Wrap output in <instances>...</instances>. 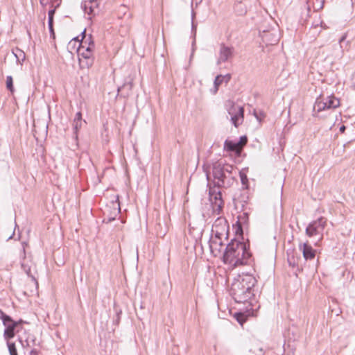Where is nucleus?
<instances>
[{
    "label": "nucleus",
    "mask_w": 355,
    "mask_h": 355,
    "mask_svg": "<svg viewBox=\"0 0 355 355\" xmlns=\"http://www.w3.org/2000/svg\"><path fill=\"white\" fill-rule=\"evenodd\" d=\"M257 282L254 277L243 274L234 279L230 288V294L237 303H245L254 295L253 288Z\"/></svg>",
    "instance_id": "nucleus-1"
},
{
    "label": "nucleus",
    "mask_w": 355,
    "mask_h": 355,
    "mask_svg": "<svg viewBox=\"0 0 355 355\" xmlns=\"http://www.w3.org/2000/svg\"><path fill=\"white\" fill-rule=\"evenodd\" d=\"M250 253L247 250L245 244L238 241H232L227 245L223 253V262L232 268L247 264Z\"/></svg>",
    "instance_id": "nucleus-2"
},
{
    "label": "nucleus",
    "mask_w": 355,
    "mask_h": 355,
    "mask_svg": "<svg viewBox=\"0 0 355 355\" xmlns=\"http://www.w3.org/2000/svg\"><path fill=\"white\" fill-rule=\"evenodd\" d=\"M83 39L78 48L77 53L79 61L83 64L85 61V66L89 67L93 64V50L94 49V42L92 40L91 36L86 39L85 30L82 33Z\"/></svg>",
    "instance_id": "nucleus-3"
},
{
    "label": "nucleus",
    "mask_w": 355,
    "mask_h": 355,
    "mask_svg": "<svg viewBox=\"0 0 355 355\" xmlns=\"http://www.w3.org/2000/svg\"><path fill=\"white\" fill-rule=\"evenodd\" d=\"M340 105V101L334 95L320 94L319 97L316 98L314 104L313 110L317 113L322 111H330L334 110Z\"/></svg>",
    "instance_id": "nucleus-4"
},
{
    "label": "nucleus",
    "mask_w": 355,
    "mask_h": 355,
    "mask_svg": "<svg viewBox=\"0 0 355 355\" xmlns=\"http://www.w3.org/2000/svg\"><path fill=\"white\" fill-rule=\"evenodd\" d=\"M212 175L214 177V184L215 187H228L231 185L230 178L225 173L224 165L219 162L213 164Z\"/></svg>",
    "instance_id": "nucleus-5"
},
{
    "label": "nucleus",
    "mask_w": 355,
    "mask_h": 355,
    "mask_svg": "<svg viewBox=\"0 0 355 355\" xmlns=\"http://www.w3.org/2000/svg\"><path fill=\"white\" fill-rule=\"evenodd\" d=\"M327 225V219L320 217L318 219L311 222L306 229V234L308 236H318L319 241L322 239L323 232Z\"/></svg>",
    "instance_id": "nucleus-6"
},
{
    "label": "nucleus",
    "mask_w": 355,
    "mask_h": 355,
    "mask_svg": "<svg viewBox=\"0 0 355 355\" xmlns=\"http://www.w3.org/2000/svg\"><path fill=\"white\" fill-rule=\"evenodd\" d=\"M0 318L2 320L3 325L6 327L3 336L5 339L8 340L15 336V329L18 324V322L14 321L9 315L4 313L0 309Z\"/></svg>",
    "instance_id": "nucleus-7"
},
{
    "label": "nucleus",
    "mask_w": 355,
    "mask_h": 355,
    "mask_svg": "<svg viewBox=\"0 0 355 355\" xmlns=\"http://www.w3.org/2000/svg\"><path fill=\"white\" fill-rule=\"evenodd\" d=\"M230 106L228 108V114L231 117L232 124L237 127L243 121L244 109L242 106L230 102Z\"/></svg>",
    "instance_id": "nucleus-8"
},
{
    "label": "nucleus",
    "mask_w": 355,
    "mask_h": 355,
    "mask_svg": "<svg viewBox=\"0 0 355 355\" xmlns=\"http://www.w3.org/2000/svg\"><path fill=\"white\" fill-rule=\"evenodd\" d=\"M229 225L225 218L218 217L212 225L211 235L227 238Z\"/></svg>",
    "instance_id": "nucleus-9"
},
{
    "label": "nucleus",
    "mask_w": 355,
    "mask_h": 355,
    "mask_svg": "<svg viewBox=\"0 0 355 355\" xmlns=\"http://www.w3.org/2000/svg\"><path fill=\"white\" fill-rule=\"evenodd\" d=\"M247 142L248 138L246 135L241 136L239 140L227 139L224 144V149L227 151L234 152L237 155H240Z\"/></svg>",
    "instance_id": "nucleus-10"
},
{
    "label": "nucleus",
    "mask_w": 355,
    "mask_h": 355,
    "mask_svg": "<svg viewBox=\"0 0 355 355\" xmlns=\"http://www.w3.org/2000/svg\"><path fill=\"white\" fill-rule=\"evenodd\" d=\"M227 238L211 235L209 243L211 254L214 257L220 256L225 245L224 241Z\"/></svg>",
    "instance_id": "nucleus-11"
},
{
    "label": "nucleus",
    "mask_w": 355,
    "mask_h": 355,
    "mask_svg": "<svg viewBox=\"0 0 355 355\" xmlns=\"http://www.w3.org/2000/svg\"><path fill=\"white\" fill-rule=\"evenodd\" d=\"M209 194L214 211L219 214L223 207V201L220 191H217L215 189L209 188Z\"/></svg>",
    "instance_id": "nucleus-12"
},
{
    "label": "nucleus",
    "mask_w": 355,
    "mask_h": 355,
    "mask_svg": "<svg viewBox=\"0 0 355 355\" xmlns=\"http://www.w3.org/2000/svg\"><path fill=\"white\" fill-rule=\"evenodd\" d=\"M234 49L232 46H229L224 44H221L218 51L217 64L227 62L232 59L234 56Z\"/></svg>",
    "instance_id": "nucleus-13"
},
{
    "label": "nucleus",
    "mask_w": 355,
    "mask_h": 355,
    "mask_svg": "<svg viewBox=\"0 0 355 355\" xmlns=\"http://www.w3.org/2000/svg\"><path fill=\"white\" fill-rule=\"evenodd\" d=\"M81 7L85 13L89 16V19H91L92 15H95L98 12L97 0H85L82 3Z\"/></svg>",
    "instance_id": "nucleus-14"
},
{
    "label": "nucleus",
    "mask_w": 355,
    "mask_h": 355,
    "mask_svg": "<svg viewBox=\"0 0 355 355\" xmlns=\"http://www.w3.org/2000/svg\"><path fill=\"white\" fill-rule=\"evenodd\" d=\"M231 79L230 74H227L225 76L218 75L216 77L214 82V87L211 89V92L213 94H216L218 90L219 86L223 83V82L228 83Z\"/></svg>",
    "instance_id": "nucleus-15"
},
{
    "label": "nucleus",
    "mask_w": 355,
    "mask_h": 355,
    "mask_svg": "<svg viewBox=\"0 0 355 355\" xmlns=\"http://www.w3.org/2000/svg\"><path fill=\"white\" fill-rule=\"evenodd\" d=\"M87 123L85 120L83 119L82 114L80 112H78L73 119V127L75 132L77 133L78 132L83 130V128L86 125Z\"/></svg>",
    "instance_id": "nucleus-16"
},
{
    "label": "nucleus",
    "mask_w": 355,
    "mask_h": 355,
    "mask_svg": "<svg viewBox=\"0 0 355 355\" xmlns=\"http://www.w3.org/2000/svg\"><path fill=\"white\" fill-rule=\"evenodd\" d=\"M303 256L305 259H312L315 257V251L307 243H304L302 248Z\"/></svg>",
    "instance_id": "nucleus-17"
},
{
    "label": "nucleus",
    "mask_w": 355,
    "mask_h": 355,
    "mask_svg": "<svg viewBox=\"0 0 355 355\" xmlns=\"http://www.w3.org/2000/svg\"><path fill=\"white\" fill-rule=\"evenodd\" d=\"M234 8L238 15H243L247 12V4L245 1H237L234 4Z\"/></svg>",
    "instance_id": "nucleus-18"
},
{
    "label": "nucleus",
    "mask_w": 355,
    "mask_h": 355,
    "mask_svg": "<svg viewBox=\"0 0 355 355\" xmlns=\"http://www.w3.org/2000/svg\"><path fill=\"white\" fill-rule=\"evenodd\" d=\"M347 35H343L340 39H339V46L341 49L342 52V56L343 55V53L345 51H349L350 49V41L347 40Z\"/></svg>",
    "instance_id": "nucleus-19"
},
{
    "label": "nucleus",
    "mask_w": 355,
    "mask_h": 355,
    "mask_svg": "<svg viewBox=\"0 0 355 355\" xmlns=\"http://www.w3.org/2000/svg\"><path fill=\"white\" fill-rule=\"evenodd\" d=\"M132 89V83L131 81L124 83L121 87L118 88V92L121 93V96L126 97L130 94Z\"/></svg>",
    "instance_id": "nucleus-20"
},
{
    "label": "nucleus",
    "mask_w": 355,
    "mask_h": 355,
    "mask_svg": "<svg viewBox=\"0 0 355 355\" xmlns=\"http://www.w3.org/2000/svg\"><path fill=\"white\" fill-rule=\"evenodd\" d=\"M12 53L16 58L17 63L22 64L26 58L25 53L20 49L15 48L12 50Z\"/></svg>",
    "instance_id": "nucleus-21"
},
{
    "label": "nucleus",
    "mask_w": 355,
    "mask_h": 355,
    "mask_svg": "<svg viewBox=\"0 0 355 355\" xmlns=\"http://www.w3.org/2000/svg\"><path fill=\"white\" fill-rule=\"evenodd\" d=\"M55 14V9L50 10L48 13V25L49 28L52 35H54L53 28V16Z\"/></svg>",
    "instance_id": "nucleus-22"
},
{
    "label": "nucleus",
    "mask_w": 355,
    "mask_h": 355,
    "mask_svg": "<svg viewBox=\"0 0 355 355\" xmlns=\"http://www.w3.org/2000/svg\"><path fill=\"white\" fill-rule=\"evenodd\" d=\"M287 261L289 266H292L293 268L295 267L298 264V258L295 257L293 252L288 253Z\"/></svg>",
    "instance_id": "nucleus-23"
},
{
    "label": "nucleus",
    "mask_w": 355,
    "mask_h": 355,
    "mask_svg": "<svg viewBox=\"0 0 355 355\" xmlns=\"http://www.w3.org/2000/svg\"><path fill=\"white\" fill-rule=\"evenodd\" d=\"M234 318L241 325L246 321V316H245V315L243 313H241V312L235 313Z\"/></svg>",
    "instance_id": "nucleus-24"
},
{
    "label": "nucleus",
    "mask_w": 355,
    "mask_h": 355,
    "mask_svg": "<svg viewBox=\"0 0 355 355\" xmlns=\"http://www.w3.org/2000/svg\"><path fill=\"white\" fill-rule=\"evenodd\" d=\"M233 169H234V167L232 165H227V164L224 165L225 173L226 175H227V176L230 177L231 183L232 182V181L234 180L233 177H232V175H231Z\"/></svg>",
    "instance_id": "nucleus-25"
},
{
    "label": "nucleus",
    "mask_w": 355,
    "mask_h": 355,
    "mask_svg": "<svg viewBox=\"0 0 355 355\" xmlns=\"http://www.w3.org/2000/svg\"><path fill=\"white\" fill-rule=\"evenodd\" d=\"M6 87L10 92H14L13 80L11 76H8L6 78Z\"/></svg>",
    "instance_id": "nucleus-26"
},
{
    "label": "nucleus",
    "mask_w": 355,
    "mask_h": 355,
    "mask_svg": "<svg viewBox=\"0 0 355 355\" xmlns=\"http://www.w3.org/2000/svg\"><path fill=\"white\" fill-rule=\"evenodd\" d=\"M254 116L259 123H261L266 118V114L261 110H256L254 111Z\"/></svg>",
    "instance_id": "nucleus-27"
},
{
    "label": "nucleus",
    "mask_w": 355,
    "mask_h": 355,
    "mask_svg": "<svg viewBox=\"0 0 355 355\" xmlns=\"http://www.w3.org/2000/svg\"><path fill=\"white\" fill-rule=\"evenodd\" d=\"M7 345L10 355H18L15 344L14 343L8 342Z\"/></svg>",
    "instance_id": "nucleus-28"
},
{
    "label": "nucleus",
    "mask_w": 355,
    "mask_h": 355,
    "mask_svg": "<svg viewBox=\"0 0 355 355\" xmlns=\"http://www.w3.org/2000/svg\"><path fill=\"white\" fill-rule=\"evenodd\" d=\"M324 0H315L313 2V8L316 10H319L323 8Z\"/></svg>",
    "instance_id": "nucleus-29"
},
{
    "label": "nucleus",
    "mask_w": 355,
    "mask_h": 355,
    "mask_svg": "<svg viewBox=\"0 0 355 355\" xmlns=\"http://www.w3.org/2000/svg\"><path fill=\"white\" fill-rule=\"evenodd\" d=\"M337 128H338L341 132H343L346 129L345 126L343 124H341L340 123L338 124H334V125L330 129L332 131H336Z\"/></svg>",
    "instance_id": "nucleus-30"
},
{
    "label": "nucleus",
    "mask_w": 355,
    "mask_h": 355,
    "mask_svg": "<svg viewBox=\"0 0 355 355\" xmlns=\"http://www.w3.org/2000/svg\"><path fill=\"white\" fill-rule=\"evenodd\" d=\"M21 268L22 269L24 270V271L28 275H29L30 272H31V267L26 264L25 263V261H24L23 262H21Z\"/></svg>",
    "instance_id": "nucleus-31"
},
{
    "label": "nucleus",
    "mask_w": 355,
    "mask_h": 355,
    "mask_svg": "<svg viewBox=\"0 0 355 355\" xmlns=\"http://www.w3.org/2000/svg\"><path fill=\"white\" fill-rule=\"evenodd\" d=\"M238 218L240 223H245L248 219V215L247 213H243L239 216Z\"/></svg>",
    "instance_id": "nucleus-32"
},
{
    "label": "nucleus",
    "mask_w": 355,
    "mask_h": 355,
    "mask_svg": "<svg viewBox=\"0 0 355 355\" xmlns=\"http://www.w3.org/2000/svg\"><path fill=\"white\" fill-rule=\"evenodd\" d=\"M21 343V345L24 348H26L27 347H30V344L28 340H26L25 341H23L21 340H19Z\"/></svg>",
    "instance_id": "nucleus-33"
},
{
    "label": "nucleus",
    "mask_w": 355,
    "mask_h": 355,
    "mask_svg": "<svg viewBox=\"0 0 355 355\" xmlns=\"http://www.w3.org/2000/svg\"><path fill=\"white\" fill-rule=\"evenodd\" d=\"M241 182H242V183H243V184L245 183V182H247V181H248V179H247L246 175H241Z\"/></svg>",
    "instance_id": "nucleus-34"
},
{
    "label": "nucleus",
    "mask_w": 355,
    "mask_h": 355,
    "mask_svg": "<svg viewBox=\"0 0 355 355\" xmlns=\"http://www.w3.org/2000/svg\"><path fill=\"white\" fill-rule=\"evenodd\" d=\"M279 39L277 37H276L274 40L271 41V44L272 43H277L278 42Z\"/></svg>",
    "instance_id": "nucleus-35"
},
{
    "label": "nucleus",
    "mask_w": 355,
    "mask_h": 355,
    "mask_svg": "<svg viewBox=\"0 0 355 355\" xmlns=\"http://www.w3.org/2000/svg\"><path fill=\"white\" fill-rule=\"evenodd\" d=\"M268 35V33H266V34L263 36V37L264 39H266V37H267Z\"/></svg>",
    "instance_id": "nucleus-36"
},
{
    "label": "nucleus",
    "mask_w": 355,
    "mask_h": 355,
    "mask_svg": "<svg viewBox=\"0 0 355 355\" xmlns=\"http://www.w3.org/2000/svg\"><path fill=\"white\" fill-rule=\"evenodd\" d=\"M14 234H15V232L12 233V234L10 236H9L8 239H12V236L14 235Z\"/></svg>",
    "instance_id": "nucleus-37"
},
{
    "label": "nucleus",
    "mask_w": 355,
    "mask_h": 355,
    "mask_svg": "<svg viewBox=\"0 0 355 355\" xmlns=\"http://www.w3.org/2000/svg\"><path fill=\"white\" fill-rule=\"evenodd\" d=\"M194 28H196L195 26H194V24L193 22L192 23V29L193 30Z\"/></svg>",
    "instance_id": "nucleus-38"
},
{
    "label": "nucleus",
    "mask_w": 355,
    "mask_h": 355,
    "mask_svg": "<svg viewBox=\"0 0 355 355\" xmlns=\"http://www.w3.org/2000/svg\"><path fill=\"white\" fill-rule=\"evenodd\" d=\"M57 2H58V6L60 5V0H55Z\"/></svg>",
    "instance_id": "nucleus-39"
},
{
    "label": "nucleus",
    "mask_w": 355,
    "mask_h": 355,
    "mask_svg": "<svg viewBox=\"0 0 355 355\" xmlns=\"http://www.w3.org/2000/svg\"><path fill=\"white\" fill-rule=\"evenodd\" d=\"M207 180H209V175H207Z\"/></svg>",
    "instance_id": "nucleus-40"
},
{
    "label": "nucleus",
    "mask_w": 355,
    "mask_h": 355,
    "mask_svg": "<svg viewBox=\"0 0 355 355\" xmlns=\"http://www.w3.org/2000/svg\"><path fill=\"white\" fill-rule=\"evenodd\" d=\"M118 209H119V211H120V207H119V205H118Z\"/></svg>",
    "instance_id": "nucleus-41"
},
{
    "label": "nucleus",
    "mask_w": 355,
    "mask_h": 355,
    "mask_svg": "<svg viewBox=\"0 0 355 355\" xmlns=\"http://www.w3.org/2000/svg\"><path fill=\"white\" fill-rule=\"evenodd\" d=\"M23 252H24V254H25V249L24 248H23Z\"/></svg>",
    "instance_id": "nucleus-42"
}]
</instances>
